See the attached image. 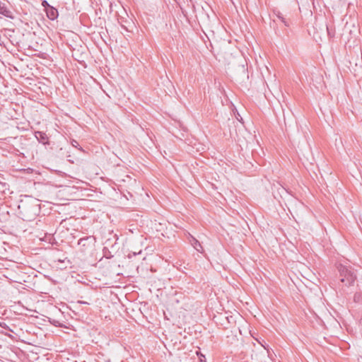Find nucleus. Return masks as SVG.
Masks as SVG:
<instances>
[{
	"label": "nucleus",
	"mask_w": 362,
	"mask_h": 362,
	"mask_svg": "<svg viewBox=\"0 0 362 362\" xmlns=\"http://www.w3.org/2000/svg\"><path fill=\"white\" fill-rule=\"evenodd\" d=\"M95 238L94 236H86L81 238L78 241V245L80 246L81 252L84 255L90 253L95 246Z\"/></svg>",
	"instance_id": "obj_1"
},
{
	"label": "nucleus",
	"mask_w": 362,
	"mask_h": 362,
	"mask_svg": "<svg viewBox=\"0 0 362 362\" xmlns=\"http://www.w3.org/2000/svg\"><path fill=\"white\" fill-rule=\"evenodd\" d=\"M341 272V275L344 276V278L341 279L342 282H346V285H351L355 281V276L354 274L349 271L347 269L343 267Z\"/></svg>",
	"instance_id": "obj_2"
},
{
	"label": "nucleus",
	"mask_w": 362,
	"mask_h": 362,
	"mask_svg": "<svg viewBox=\"0 0 362 362\" xmlns=\"http://www.w3.org/2000/svg\"><path fill=\"white\" fill-rule=\"evenodd\" d=\"M35 136L37 140L43 145L46 146L49 144V137L45 132L37 131L35 132Z\"/></svg>",
	"instance_id": "obj_3"
},
{
	"label": "nucleus",
	"mask_w": 362,
	"mask_h": 362,
	"mask_svg": "<svg viewBox=\"0 0 362 362\" xmlns=\"http://www.w3.org/2000/svg\"><path fill=\"white\" fill-rule=\"evenodd\" d=\"M45 12L47 18L51 21H54L58 18V10L52 6L50 8H48Z\"/></svg>",
	"instance_id": "obj_4"
},
{
	"label": "nucleus",
	"mask_w": 362,
	"mask_h": 362,
	"mask_svg": "<svg viewBox=\"0 0 362 362\" xmlns=\"http://www.w3.org/2000/svg\"><path fill=\"white\" fill-rule=\"evenodd\" d=\"M0 14L11 19H13L14 18L12 12L8 9L6 4L1 1H0Z\"/></svg>",
	"instance_id": "obj_5"
},
{
	"label": "nucleus",
	"mask_w": 362,
	"mask_h": 362,
	"mask_svg": "<svg viewBox=\"0 0 362 362\" xmlns=\"http://www.w3.org/2000/svg\"><path fill=\"white\" fill-rule=\"evenodd\" d=\"M191 244L196 250H197L199 252H202L203 247L201 243L199 242V240H197L193 237L192 238Z\"/></svg>",
	"instance_id": "obj_6"
},
{
	"label": "nucleus",
	"mask_w": 362,
	"mask_h": 362,
	"mask_svg": "<svg viewBox=\"0 0 362 362\" xmlns=\"http://www.w3.org/2000/svg\"><path fill=\"white\" fill-rule=\"evenodd\" d=\"M276 17L284 24L285 26H289V21L285 18L280 12H278Z\"/></svg>",
	"instance_id": "obj_7"
},
{
	"label": "nucleus",
	"mask_w": 362,
	"mask_h": 362,
	"mask_svg": "<svg viewBox=\"0 0 362 362\" xmlns=\"http://www.w3.org/2000/svg\"><path fill=\"white\" fill-rule=\"evenodd\" d=\"M354 299L355 302L362 303V293H356L354 294Z\"/></svg>",
	"instance_id": "obj_8"
},
{
	"label": "nucleus",
	"mask_w": 362,
	"mask_h": 362,
	"mask_svg": "<svg viewBox=\"0 0 362 362\" xmlns=\"http://www.w3.org/2000/svg\"><path fill=\"white\" fill-rule=\"evenodd\" d=\"M71 144L72 145L73 147L78 148L81 151H83V148L79 146L78 142L77 141H76L75 139H72L71 141Z\"/></svg>",
	"instance_id": "obj_9"
},
{
	"label": "nucleus",
	"mask_w": 362,
	"mask_h": 362,
	"mask_svg": "<svg viewBox=\"0 0 362 362\" xmlns=\"http://www.w3.org/2000/svg\"><path fill=\"white\" fill-rule=\"evenodd\" d=\"M42 6L44 7L45 11L48 8H50L52 6L49 4V3L46 0H43L42 1Z\"/></svg>",
	"instance_id": "obj_10"
},
{
	"label": "nucleus",
	"mask_w": 362,
	"mask_h": 362,
	"mask_svg": "<svg viewBox=\"0 0 362 362\" xmlns=\"http://www.w3.org/2000/svg\"><path fill=\"white\" fill-rule=\"evenodd\" d=\"M324 26H325V29H326V30L327 32L328 35L330 37H333L334 36V33H332V31H331L330 28H329V26L327 24H325Z\"/></svg>",
	"instance_id": "obj_11"
},
{
	"label": "nucleus",
	"mask_w": 362,
	"mask_h": 362,
	"mask_svg": "<svg viewBox=\"0 0 362 362\" xmlns=\"http://www.w3.org/2000/svg\"><path fill=\"white\" fill-rule=\"evenodd\" d=\"M362 71V52H361V60L359 61V69H354V72H359Z\"/></svg>",
	"instance_id": "obj_12"
},
{
	"label": "nucleus",
	"mask_w": 362,
	"mask_h": 362,
	"mask_svg": "<svg viewBox=\"0 0 362 362\" xmlns=\"http://www.w3.org/2000/svg\"><path fill=\"white\" fill-rule=\"evenodd\" d=\"M18 208H19V209L21 210V213L25 212V211H26V205L24 203H23L21 205H19Z\"/></svg>",
	"instance_id": "obj_13"
},
{
	"label": "nucleus",
	"mask_w": 362,
	"mask_h": 362,
	"mask_svg": "<svg viewBox=\"0 0 362 362\" xmlns=\"http://www.w3.org/2000/svg\"><path fill=\"white\" fill-rule=\"evenodd\" d=\"M352 68H353L354 70V69H359V62L358 63V62H355L354 66H352Z\"/></svg>",
	"instance_id": "obj_14"
},
{
	"label": "nucleus",
	"mask_w": 362,
	"mask_h": 362,
	"mask_svg": "<svg viewBox=\"0 0 362 362\" xmlns=\"http://www.w3.org/2000/svg\"><path fill=\"white\" fill-rule=\"evenodd\" d=\"M0 326L2 327V328H6L8 327V326L6 325V324L5 322H0Z\"/></svg>",
	"instance_id": "obj_15"
}]
</instances>
